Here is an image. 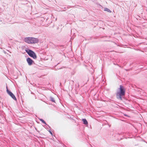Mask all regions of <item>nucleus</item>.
<instances>
[{"mask_svg":"<svg viewBox=\"0 0 147 147\" xmlns=\"http://www.w3.org/2000/svg\"><path fill=\"white\" fill-rule=\"evenodd\" d=\"M24 40L26 42L29 44L37 43L39 41L38 38L32 37H25L24 39Z\"/></svg>","mask_w":147,"mask_h":147,"instance_id":"nucleus-1","label":"nucleus"},{"mask_svg":"<svg viewBox=\"0 0 147 147\" xmlns=\"http://www.w3.org/2000/svg\"><path fill=\"white\" fill-rule=\"evenodd\" d=\"M125 94V90L124 87L121 85H120L119 91L116 94L117 98L121 100H122L121 97L124 96Z\"/></svg>","mask_w":147,"mask_h":147,"instance_id":"nucleus-2","label":"nucleus"},{"mask_svg":"<svg viewBox=\"0 0 147 147\" xmlns=\"http://www.w3.org/2000/svg\"><path fill=\"white\" fill-rule=\"evenodd\" d=\"M25 51L26 52L30 57H32L34 59H36V56L35 53L34 51L28 49H26L25 50Z\"/></svg>","mask_w":147,"mask_h":147,"instance_id":"nucleus-3","label":"nucleus"},{"mask_svg":"<svg viewBox=\"0 0 147 147\" xmlns=\"http://www.w3.org/2000/svg\"><path fill=\"white\" fill-rule=\"evenodd\" d=\"M7 93L14 100H17V99L15 95L11 91H9L7 87Z\"/></svg>","mask_w":147,"mask_h":147,"instance_id":"nucleus-4","label":"nucleus"},{"mask_svg":"<svg viewBox=\"0 0 147 147\" xmlns=\"http://www.w3.org/2000/svg\"><path fill=\"white\" fill-rule=\"evenodd\" d=\"M29 65H31L33 62V61L29 57H28L26 59Z\"/></svg>","mask_w":147,"mask_h":147,"instance_id":"nucleus-5","label":"nucleus"},{"mask_svg":"<svg viewBox=\"0 0 147 147\" xmlns=\"http://www.w3.org/2000/svg\"><path fill=\"white\" fill-rule=\"evenodd\" d=\"M82 120L84 124H88V122L85 119H83Z\"/></svg>","mask_w":147,"mask_h":147,"instance_id":"nucleus-6","label":"nucleus"},{"mask_svg":"<svg viewBox=\"0 0 147 147\" xmlns=\"http://www.w3.org/2000/svg\"><path fill=\"white\" fill-rule=\"evenodd\" d=\"M50 98L51 101L53 102H55V99L53 98L52 97H51Z\"/></svg>","mask_w":147,"mask_h":147,"instance_id":"nucleus-7","label":"nucleus"},{"mask_svg":"<svg viewBox=\"0 0 147 147\" xmlns=\"http://www.w3.org/2000/svg\"><path fill=\"white\" fill-rule=\"evenodd\" d=\"M39 119L40 121H42V123H44L45 124H46V122L43 119Z\"/></svg>","mask_w":147,"mask_h":147,"instance_id":"nucleus-8","label":"nucleus"},{"mask_svg":"<svg viewBox=\"0 0 147 147\" xmlns=\"http://www.w3.org/2000/svg\"><path fill=\"white\" fill-rule=\"evenodd\" d=\"M105 11H107V12L109 13L111 12V11L110 10H104Z\"/></svg>","mask_w":147,"mask_h":147,"instance_id":"nucleus-9","label":"nucleus"},{"mask_svg":"<svg viewBox=\"0 0 147 147\" xmlns=\"http://www.w3.org/2000/svg\"><path fill=\"white\" fill-rule=\"evenodd\" d=\"M49 133H50V134L51 135H53V134H52V132L50 131H49Z\"/></svg>","mask_w":147,"mask_h":147,"instance_id":"nucleus-10","label":"nucleus"},{"mask_svg":"<svg viewBox=\"0 0 147 147\" xmlns=\"http://www.w3.org/2000/svg\"><path fill=\"white\" fill-rule=\"evenodd\" d=\"M105 9H107V8H106Z\"/></svg>","mask_w":147,"mask_h":147,"instance_id":"nucleus-11","label":"nucleus"}]
</instances>
